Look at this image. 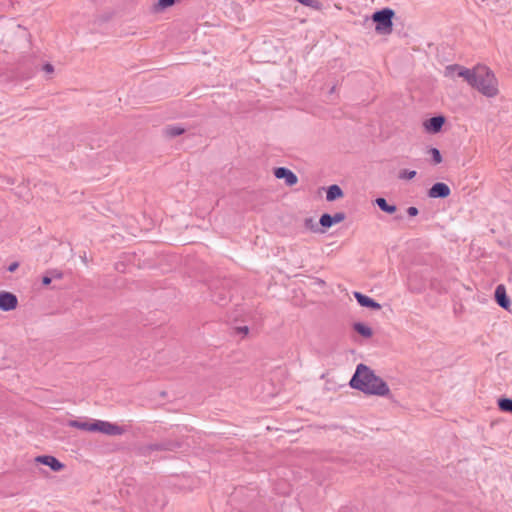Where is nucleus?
<instances>
[{
	"label": "nucleus",
	"instance_id": "bb28decb",
	"mask_svg": "<svg viewBox=\"0 0 512 512\" xmlns=\"http://www.w3.org/2000/svg\"><path fill=\"white\" fill-rule=\"evenodd\" d=\"M213 300L219 305H224L227 302V298L220 294L219 296L215 295Z\"/></svg>",
	"mask_w": 512,
	"mask_h": 512
},
{
	"label": "nucleus",
	"instance_id": "b1692460",
	"mask_svg": "<svg viewBox=\"0 0 512 512\" xmlns=\"http://www.w3.org/2000/svg\"><path fill=\"white\" fill-rule=\"evenodd\" d=\"M296 1L304 6H308V7H312V8L318 9L320 7V3L318 0H296Z\"/></svg>",
	"mask_w": 512,
	"mask_h": 512
},
{
	"label": "nucleus",
	"instance_id": "473e14b6",
	"mask_svg": "<svg viewBox=\"0 0 512 512\" xmlns=\"http://www.w3.org/2000/svg\"><path fill=\"white\" fill-rule=\"evenodd\" d=\"M334 90H335V87H332L330 92L333 93Z\"/></svg>",
	"mask_w": 512,
	"mask_h": 512
},
{
	"label": "nucleus",
	"instance_id": "7c9ffc66",
	"mask_svg": "<svg viewBox=\"0 0 512 512\" xmlns=\"http://www.w3.org/2000/svg\"><path fill=\"white\" fill-rule=\"evenodd\" d=\"M19 267V263L18 262H13L11 263L9 266H8V271L9 272H14L16 271V269Z\"/></svg>",
	"mask_w": 512,
	"mask_h": 512
},
{
	"label": "nucleus",
	"instance_id": "1a4fd4ad",
	"mask_svg": "<svg viewBox=\"0 0 512 512\" xmlns=\"http://www.w3.org/2000/svg\"><path fill=\"white\" fill-rule=\"evenodd\" d=\"M451 193L449 186L442 182H437L428 190L430 198H447Z\"/></svg>",
	"mask_w": 512,
	"mask_h": 512
},
{
	"label": "nucleus",
	"instance_id": "f03ea898",
	"mask_svg": "<svg viewBox=\"0 0 512 512\" xmlns=\"http://www.w3.org/2000/svg\"><path fill=\"white\" fill-rule=\"evenodd\" d=\"M349 384L353 389L369 395L386 396L390 392L386 382L362 363L357 365Z\"/></svg>",
	"mask_w": 512,
	"mask_h": 512
},
{
	"label": "nucleus",
	"instance_id": "9d476101",
	"mask_svg": "<svg viewBox=\"0 0 512 512\" xmlns=\"http://www.w3.org/2000/svg\"><path fill=\"white\" fill-rule=\"evenodd\" d=\"M37 463L50 467L51 470L58 472L61 471L65 466L57 458L50 455H42L35 458Z\"/></svg>",
	"mask_w": 512,
	"mask_h": 512
},
{
	"label": "nucleus",
	"instance_id": "0eeeda50",
	"mask_svg": "<svg viewBox=\"0 0 512 512\" xmlns=\"http://www.w3.org/2000/svg\"><path fill=\"white\" fill-rule=\"evenodd\" d=\"M274 176L277 179H284L286 185L293 186L298 182V177L294 172L286 167H277L274 169Z\"/></svg>",
	"mask_w": 512,
	"mask_h": 512
},
{
	"label": "nucleus",
	"instance_id": "6e6552de",
	"mask_svg": "<svg viewBox=\"0 0 512 512\" xmlns=\"http://www.w3.org/2000/svg\"><path fill=\"white\" fill-rule=\"evenodd\" d=\"M345 218H346V215H345L344 212H337L334 215H330L328 213H324V214L321 215V217L319 219V224L323 228H330L334 224H338V223L344 221Z\"/></svg>",
	"mask_w": 512,
	"mask_h": 512
},
{
	"label": "nucleus",
	"instance_id": "20e7f679",
	"mask_svg": "<svg viewBox=\"0 0 512 512\" xmlns=\"http://www.w3.org/2000/svg\"><path fill=\"white\" fill-rule=\"evenodd\" d=\"M92 428L93 432H100L110 436L122 435L125 432V429L123 427L102 420H94Z\"/></svg>",
	"mask_w": 512,
	"mask_h": 512
},
{
	"label": "nucleus",
	"instance_id": "4be33fe9",
	"mask_svg": "<svg viewBox=\"0 0 512 512\" xmlns=\"http://www.w3.org/2000/svg\"><path fill=\"white\" fill-rule=\"evenodd\" d=\"M416 174L415 170L404 169L399 172L398 178L402 180H411L416 176Z\"/></svg>",
	"mask_w": 512,
	"mask_h": 512
},
{
	"label": "nucleus",
	"instance_id": "2f4dec72",
	"mask_svg": "<svg viewBox=\"0 0 512 512\" xmlns=\"http://www.w3.org/2000/svg\"><path fill=\"white\" fill-rule=\"evenodd\" d=\"M237 331H238L239 333L247 334V333H248V331H249V328H248L247 326L238 327V328H237Z\"/></svg>",
	"mask_w": 512,
	"mask_h": 512
},
{
	"label": "nucleus",
	"instance_id": "393cba45",
	"mask_svg": "<svg viewBox=\"0 0 512 512\" xmlns=\"http://www.w3.org/2000/svg\"><path fill=\"white\" fill-rule=\"evenodd\" d=\"M453 65H454V64H452V66H453ZM449 67H451V65H448V66H446V68H445V72H444V74H445V76H446V77H449V78H452V79H454L456 76L460 77V76H459V70H458V69H455V70L451 71V73H448Z\"/></svg>",
	"mask_w": 512,
	"mask_h": 512
},
{
	"label": "nucleus",
	"instance_id": "cd10ccee",
	"mask_svg": "<svg viewBox=\"0 0 512 512\" xmlns=\"http://www.w3.org/2000/svg\"><path fill=\"white\" fill-rule=\"evenodd\" d=\"M419 213L418 208L411 206L407 209V214L411 217L417 216Z\"/></svg>",
	"mask_w": 512,
	"mask_h": 512
},
{
	"label": "nucleus",
	"instance_id": "7ed1b4c3",
	"mask_svg": "<svg viewBox=\"0 0 512 512\" xmlns=\"http://www.w3.org/2000/svg\"><path fill=\"white\" fill-rule=\"evenodd\" d=\"M395 13L390 8H384L376 11L372 15V20L376 24L375 30L378 34L387 35L393 30V17Z\"/></svg>",
	"mask_w": 512,
	"mask_h": 512
},
{
	"label": "nucleus",
	"instance_id": "5701e85b",
	"mask_svg": "<svg viewBox=\"0 0 512 512\" xmlns=\"http://www.w3.org/2000/svg\"><path fill=\"white\" fill-rule=\"evenodd\" d=\"M507 9L506 0H497V5L495 7H491V10L496 11L498 13H502Z\"/></svg>",
	"mask_w": 512,
	"mask_h": 512
},
{
	"label": "nucleus",
	"instance_id": "c756f323",
	"mask_svg": "<svg viewBox=\"0 0 512 512\" xmlns=\"http://www.w3.org/2000/svg\"><path fill=\"white\" fill-rule=\"evenodd\" d=\"M52 281V277L47 273L45 276H43L42 278V284L47 286L51 283Z\"/></svg>",
	"mask_w": 512,
	"mask_h": 512
},
{
	"label": "nucleus",
	"instance_id": "4468645a",
	"mask_svg": "<svg viewBox=\"0 0 512 512\" xmlns=\"http://www.w3.org/2000/svg\"><path fill=\"white\" fill-rule=\"evenodd\" d=\"M343 196V191L337 184L328 187L326 192V200L329 202L335 201Z\"/></svg>",
	"mask_w": 512,
	"mask_h": 512
},
{
	"label": "nucleus",
	"instance_id": "f3484780",
	"mask_svg": "<svg viewBox=\"0 0 512 512\" xmlns=\"http://www.w3.org/2000/svg\"><path fill=\"white\" fill-rule=\"evenodd\" d=\"M353 329L365 338H370L373 335L372 329L361 322L354 323Z\"/></svg>",
	"mask_w": 512,
	"mask_h": 512
},
{
	"label": "nucleus",
	"instance_id": "f8f14e48",
	"mask_svg": "<svg viewBox=\"0 0 512 512\" xmlns=\"http://www.w3.org/2000/svg\"><path fill=\"white\" fill-rule=\"evenodd\" d=\"M354 297L362 307H367L374 310H379L381 308V305L378 302L360 292H354Z\"/></svg>",
	"mask_w": 512,
	"mask_h": 512
},
{
	"label": "nucleus",
	"instance_id": "aec40b11",
	"mask_svg": "<svg viewBox=\"0 0 512 512\" xmlns=\"http://www.w3.org/2000/svg\"><path fill=\"white\" fill-rule=\"evenodd\" d=\"M304 226L306 229H308L312 232H321V233L324 232V230H322L318 227V224L314 221L313 218H306L304 220Z\"/></svg>",
	"mask_w": 512,
	"mask_h": 512
},
{
	"label": "nucleus",
	"instance_id": "dca6fc26",
	"mask_svg": "<svg viewBox=\"0 0 512 512\" xmlns=\"http://www.w3.org/2000/svg\"><path fill=\"white\" fill-rule=\"evenodd\" d=\"M376 205L388 214H393L397 211L396 205L389 204L385 198L379 197L375 200Z\"/></svg>",
	"mask_w": 512,
	"mask_h": 512
},
{
	"label": "nucleus",
	"instance_id": "412c9836",
	"mask_svg": "<svg viewBox=\"0 0 512 512\" xmlns=\"http://www.w3.org/2000/svg\"><path fill=\"white\" fill-rule=\"evenodd\" d=\"M428 154L431 155L432 161L434 164H440L442 162L441 153L437 148H434V147L430 148L428 150Z\"/></svg>",
	"mask_w": 512,
	"mask_h": 512
},
{
	"label": "nucleus",
	"instance_id": "a878e982",
	"mask_svg": "<svg viewBox=\"0 0 512 512\" xmlns=\"http://www.w3.org/2000/svg\"><path fill=\"white\" fill-rule=\"evenodd\" d=\"M48 274L52 277V278H55V279H61L63 277V274L62 272L58 271V270H50L48 271Z\"/></svg>",
	"mask_w": 512,
	"mask_h": 512
},
{
	"label": "nucleus",
	"instance_id": "39448f33",
	"mask_svg": "<svg viewBox=\"0 0 512 512\" xmlns=\"http://www.w3.org/2000/svg\"><path fill=\"white\" fill-rule=\"evenodd\" d=\"M445 122L446 118L442 115H438L425 120L423 122V127L426 132L436 134L441 131Z\"/></svg>",
	"mask_w": 512,
	"mask_h": 512
},
{
	"label": "nucleus",
	"instance_id": "f257e3e1",
	"mask_svg": "<svg viewBox=\"0 0 512 512\" xmlns=\"http://www.w3.org/2000/svg\"><path fill=\"white\" fill-rule=\"evenodd\" d=\"M455 69L459 70V76L461 78L483 95L495 97L498 94V81L488 67L478 65L473 69H468L461 65H453L449 67L448 73H451V71Z\"/></svg>",
	"mask_w": 512,
	"mask_h": 512
},
{
	"label": "nucleus",
	"instance_id": "423d86ee",
	"mask_svg": "<svg viewBox=\"0 0 512 512\" xmlns=\"http://www.w3.org/2000/svg\"><path fill=\"white\" fill-rule=\"evenodd\" d=\"M18 305V299L16 295L11 292L1 291L0 292V310L11 311L14 310Z\"/></svg>",
	"mask_w": 512,
	"mask_h": 512
},
{
	"label": "nucleus",
	"instance_id": "a211bd4d",
	"mask_svg": "<svg viewBox=\"0 0 512 512\" xmlns=\"http://www.w3.org/2000/svg\"><path fill=\"white\" fill-rule=\"evenodd\" d=\"M164 135L170 138L179 136L184 133V128L180 126H167L164 130Z\"/></svg>",
	"mask_w": 512,
	"mask_h": 512
},
{
	"label": "nucleus",
	"instance_id": "6ab92c4d",
	"mask_svg": "<svg viewBox=\"0 0 512 512\" xmlns=\"http://www.w3.org/2000/svg\"><path fill=\"white\" fill-rule=\"evenodd\" d=\"M498 407L503 412L512 413V399L510 398H500L498 400Z\"/></svg>",
	"mask_w": 512,
	"mask_h": 512
},
{
	"label": "nucleus",
	"instance_id": "9b49d317",
	"mask_svg": "<svg viewBox=\"0 0 512 512\" xmlns=\"http://www.w3.org/2000/svg\"><path fill=\"white\" fill-rule=\"evenodd\" d=\"M495 300L497 304L503 308L508 309L510 306V299L507 296L504 285H498L495 289Z\"/></svg>",
	"mask_w": 512,
	"mask_h": 512
},
{
	"label": "nucleus",
	"instance_id": "ddd939ff",
	"mask_svg": "<svg viewBox=\"0 0 512 512\" xmlns=\"http://www.w3.org/2000/svg\"><path fill=\"white\" fill-rule=\"evenodd\" d=\"M176 447H179L178 443L172 442V441H163L160 443L150 444L145 449L147 451H172Z\"/></svg>",
	"mask_w": 512,
	"mask_h": 512
},
{
	"label": "nucleus",
	"instance_id": "2eb2a0df",
	"mask_svg": "<svg viewBox=\"0 0 512 512\" xmlns=\"http://www.w3.org/2000/svg\"><path fill=\"white\" fill-rule=\"evenodd\" d=\"M68 426L72 428H77L83 431L93 432V422L89 421H80V420H70L68 421Z\"/></svg>",
	"mask_w": 512,
	"mask_h": 512
},
{
	"label": "nucleus",
	"instance_id": "c85d7f7f",
	"mask_svg": "<svg viewBox=\"0 0 512 512\" xmlns=\"http://www.w3.org/2000/svg\"><path fill=\"white\" fill-rule=\"evenodd\" d=\"M43 71L48 73V74H52L54 72V67L52 64L50 63H46L44 66H43Z\"/></svg>",
	"mask_w": 512,
	"mask_h": 512
}]
</instances>
